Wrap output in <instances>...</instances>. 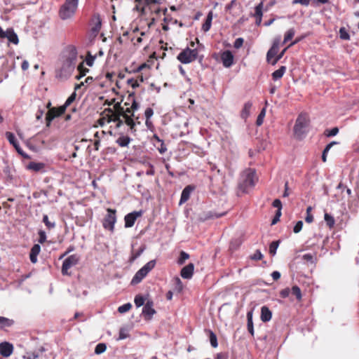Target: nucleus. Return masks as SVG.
I'll return each instance as SVG.
<instances>
[{
    "instance_id": "1",
    "label": "nucleus",
    "mask_w": 359,
    "mask_h": 359,
    "mask_svg": "<svg viewBox=\"0 0 359 359\" xmlns=\"http://www.w3.org/2000/svg\"><path fill=\"white\" fill-rule=\"evenodd\" d=\"M68 55L63 62L62 67L60 70L58 76L60 78H68L74 70L76 60H77V50L75 47L71 46L67 49Z\"/></svg>"
},
{
    "instance_id": "2",
    "label": "nucleus",
    "mask_w": 359,
    "mask_h": 359,
    "mask_svg": "<svg viewBox=\"0 0 359 359\" xmlns=\"http://www.w3.org/2000/svg\"><path fill=\"white\" fill-rule=\"evenodd\" d=\"M310 120L306 114H300L295 121L293 131L297 139L302 140L309 132Z\"/></svg>"
},
{
    "instance_id": "3",
    "label": "nucleus",
    "mask_w": 359,
    "mask_h": 359,
    "mask_svg": "<svg viewBox=\"0 0 359 359\" xmlns=\"http://www.w3.org/2000/svg\"><path fill=\"white\" fill-rule=\"evenodd\" d=\"M79 0H65L59 10V16L62 20L72 19L76 13Z\"/></svg>"
},
{
    "instance_id": "4",
    "label": "nucleus",
    "mask_w": 359,
    "mask_h": 359,
    "mask_svg": "<svg viewBox=\"0 0 359 359\" xmlns=\"http://www.w3.org/2000/svg\"><path fill=\"white\" fill-rule=\"evenodd\" d=\"M156 260L153 259L148 262L140 269H139L133 276L131 284L136 285L140 283L142 279L154 268Z\"/></svg>"
},
{
    "instance_id": "5",
    "label": "nucleus",
    "mask_w": 359,
    "mask_h": 359,
    "mask_svg": "<svg viewBox=\"0 0 359 359\" xmlns=\"http://www.w3.org/2000/svg\"><path fill=\"white\" fill-rule=\"evenodd\" d=\"M156 260L153 259L148 262L140 269H139L133 276L131 284L136 285L140 283L142 279L154 268Z\"/></svg>"
},
{
    "instance_id": "6",
    "label": "nucleus",
    "mask_w": 359,
    "mask_h": 359,
    "mask_svg": "<svg viewBox=\"0 0 359 359\" xmlns=\"http://www.w3.org/2000/svg\"><path fill=\"white\" fill-rule=\"evenodd\" d=\"M156 260L153 259L148 262L140 269H139L133 276L131 284L136 285L140 283L142 279L154 268Z\"/></svg>"
},
{
    "instance_id": "7",
    "label": "nucleus",
    "mask_w": 359,
    "mask_h": 359,
    "mask_svg": "<svg viewBox=\"0 0 359 359\" xmlns=\"http://www.w3.org/2000/svg\"><path fill=\"white\" fill-rule=\"evenodd\" d=\"M156 260L153 259L148 262L140 269H139L133 276L131 284L136 285L140 283L142 279L154 268Z\"/></svg>"
},
{
    "instance_id": "8",
    "label": "nucleus",
    "mask_w": 359,
    "mask_h": 359,
    "mask_svg": "<svg viewBox=\"0 0 359 359\" xmlns=\"http://www.w3.org/2000/svg\"><path fill=\"white\" fill-rule=\"evenodd\" d=\"M156 260L153 259L148 262L140 269H139L133 276L131 284L136 285L140 283L142 279L154 268Z\"/></svg>"
},
{
    "instance_id": "9",
    "label": "nucleus",
    "mask_w": 359,
    "mask_h": 359,
    "mask_svg": "<svg viewBox=\"0 0 359 359\" xmlns=\"http://www.w3.org/2000/svg\"><path fill=\"white\" fill-rule=\"evenodd\" d=\"M198 55L197 49L186 48L177 56V59L182 64H189L196 60Z\"/></svg>"
},
{
    "instance_id": "10",
    "label": "nucleus",
    "mask_w": 359,
    "mask_h": 359,
    "mask_svg": "<svg viewBox=\"0 0 359 359\" xmlns=\"http://www.w3.org/2000/svg\"><path fill=\"white\" fill-rule=\"evenodd\" d=\"M107 212V213L102 221V226L104 229L114 232L116 222V210L108 208Z\"/></svg>"
},
{
    "instance_id": "11",
    "label": "nucleus",
    "mask_w": 359,
    "mask_h": 359,
    "mask_svg": "<svg viewBox=\"0 0 359 359\" xmlns=\"http://www.w3.org/2000/svg\"><path fill=\"white\" fill-rule=\"evenodd\" d=\"M79 261V256L78 255H72L70 256H69L68 257H67L63 263H62V275L64 276H66V275H69L70 273H69V269H71L72 267L76 266L78 262Z\"/></svg>"
},
{
    "instance_id": "12",
    "label": "nucleus",
    "mask_w": 359,
    "mask_h": 359,
    "mask_svg": "<svg viewBox=\"0 0 359 359\" xmlns=\"http://www.w3.org/2000/svg\"><path fill=\"white\" fill-rule=\"evenodd\" d=\"M132 111L133 110L131 107L127 108L126 110H123V109L121 107L119 108V114H121V115L125 119L126 123L130 126L131 131L133 133L135 132L136 130L135 129V122L132 118V116H134L133 113H132Z\"/></svg>"
},
{
    "instance_id": "13",
    "label": "nucleus",
    "mask_w": 359,
    "mask_h": 359,
    "mask_svg": "<svg viewBox=\"0 0 359 359\" xmlns=\"http://www.w3.org/2000/svg\"><path fill=\"white\" fill-rule=\"evenodd\" d=\"M6 137L7 138L9 143L14 147L17 152L25 158H29V156L23 151L22 148L20 147L18 142L17 141L15 135L11 132H6L5 133Z\"/></svg>"
},
{
    "instance_id": "14",
    "label": "nucleus",
    "mask_w": 359,
    "mask_h": 359,
    "mask_svg": "<svg viewBox=\"0 0 359 359\" xmlns=\"http://www.w3.org/2000/svg\"><path fill=\"white\" fill-rule=\"evenodd\" d=\"M142 211H134L130 213L127 214L125 217V227L130 228L132 227L137 219V217L142 216Z\"/></svg>"
},
{
    "instance_id": "15",
    "label": "nucleus",
    "mask_w": 359,
    "mask_h": 359,
    "mask_svg": "<svg viewBox=\"0 0 359 359\" xmlns=\"http://www.w3.org/2000/svg\"><path fill=\"white\" fill-rule=\"evenodd\" d=\"M62 106H60V107L58 108H55V107H53V108H50L47 114H46V121L48 122V125L56 117H58L60 116H61L62 114H63L66 110H62Z\"/></svg>"
},
{
    "instance_id": "16",
    "label": "nucleus",
    "mask_w": 359,
    "mask_h": 359,
    "mask_svg": "<svg viewBox=\"0 0 359 359\" xmlns=\"http://www.w3.org/2000/svg\"><path fill=\"white\" fill-rule=\"evenodd\" d=\"M142 1L144 2L143 6L141 7L140 4H137V8L145 14L147 13V9L152 10V7L160 4L159 0H143Z\"/></svg>"
},
{
    "instance_id": "17",
    "label": "nucleus",
    "mask_w": 359,
    "mask_h": 359,
    "mask_svg": "<svg viewBox=\"0 0 359 359\" xmlns=\"http://www.w3.org/2000/svg\"><path fill=\"white\" fill-rule=\"evenodd\" d=\"M154 303L152 301H147L142 309V314L147 319H151L153 315L156 313L153 308Z\"/></svg>"
},
{
    "instance_id": "18",
    "label": "nucleus",
    "mask_w": 359,
    "mask_h": 359,
    "mask_svg": "<svg viewBox=\"0 0 359 359\" xmlns=\"http://www.w3.org/2000/svg\"><path fill=\"white\" fill-rule=\"evenodd\" d=\"M221 60L225 67H230L233 63V55L230 50H225L221 55Z\"/></svg>"
},
{
    "instance_id": "19",
    "label": "nucleus",
    "mask_w": 359,
    "mask_h": 359,
    "mask_svg": "<svg viewBox=\"0 0 359 359\" xmlns=\"http://www.w3.org/2000/svg\"><path fill=\"white\" fill-rule=\"evenodd\" d=\"M13 351V346L9 342H2L0 344V354L4 357H9Z\"/></svg>"
},
{
    "instance_id": "20",
    "label": "nucleus",
    "mask_w": 359,
    "mask_h": 359,
    "mask_svg": "<svg viewBox=\"0 0 359 359\" xmlns=\"http://www.w3.org/2000/svg\"><path fill=\"white\" fill-rule=\"evenodd\" d=\"M255 172L252 170H249L245 175V180L242 186H243L244 188L253 187L255 184Z\"/></svg>"
},
{
    "instance_id": "21",
    "label": "nucleus",
    "mask_w": 359,
    "mask_h": 359,
    "mask_svg": "<svg viewBox=\"0 0 359 359\" xmlns=\"http://www.w3.org/2000/svg\"><path fill=\"white\" fill-rule=\"evenodd\" d=\"M194 265L189 263L188 265L184 266L180 272L181 276L184 279H191L194 274Z\"/></svg>"
},
{
    "instance_id": "22",
    "label": "nucleus",
    "mask_w": 359,
    "mask_h": 359,
    "mask_svg": "<svg viewBox=\"0 0 359 359\" xmlns=\"http://www.w3.org/2000/svg\"><path fill=\"white\" fill-rule=\"evenodd\" d=\"M194 190V187L191 185L187 186L182 191L180 200V205L186 203L190 198L191 192Z\"/></svg>"
},
{
    "instance_id": "23",
    "label": "nucleus",
    "mask_w": 359,
    "mask_h": 359,
    "mask_svg": "<svg viewBox=\"0 0 359 359\" xmlns=\"http://www.w3.org/2000/svg\"><path fill=\"white\" fill-rule=\"evenodd\" d=\"M41 246L39 244H34L31 248L29 259L32 263L34 264L37 262V256L40 253Z\"/></svg>"
},
{
    "instance_id": "24",
    "label": "nucleus",
    "mask_w": 359,
    "mask_h": 359,
    "mask_svg": "<svg viewBox=\"0 0 359 359\" xmlns=\"http://www.w3.org/2000/svg\"><path fill=\"white\" fill-rule=\"evenodd\" d=\"M272 317V313L270 311V309L266 306H264L261 309V320L262 322H269Z\"/></svg>"
},
{
    "instance_id": "25",
    "label": "nucleus",
    "mask_w": 359,
    "mask_h": 359,
    "mask_svg": "<svg viewBox=\"0 0 359 359\" xmlns=\"http://www.w3.org/2000/svg\"><path fill=\"white\" fill-rule=\"evenodd\" d=\"M212 18H213V12H212V11H210L207 15L205 22L202 25V30L204 32H207L210 29Z\"/></svg>"
},
{
    "instance_id": "26",
    "label": "nucleus",
    "mask_w": 359,
    "mask_h": 359,
    "mask_svg": "<svg viewBox=\"0 0 359 359\" xmlns=\"http://www.w3.org/2000/svg\"><path fill=\"white\" fill-rule=\"evenodd\" d=\"M132 139L128 136L121 134L116 140V143L121 147H128Z\"/></svg>"
},
{
    "instance_id": "27",
    "label": "nucleus",
    "mask_w": 359,
    "mask_h": 359,
    "mask_svg": "<svg viewBox=\"0 0 359 359\" xmlns=\"http://www.w3.org/2000/svg\"><path fill=\"white\" fill-rule=\"evenodd\" d=\"M252 107V103L250 101H248L244 104L243 108L241 112V117L243 119L245 120L250 116Z\"/></svg>"
},
{
    "instance_id": "28",
    "label": "nucleus",
    "mask_w": 359,
    "mask_h": 359,
    "mask_svg": "<svg viewBox=\"0 0 359 359\" xmlns=\"http://www.w3.org/2000/svg\"><path fill=\"white\" fill-rule=\"evenodd\" d=\"M6 38L8 41L17 45L19 43L18 36L13 29H8Z\"/></svg>"
},
{
    "instance_id": "29",
    "label": "nucleus",
    "mask_w": 359,
    "mask_h": 359,
    "mask_svg": "<svg viewBox=\"0 0 359 359\" xmlns=\"http://www.w3.org/2000/svg\"><path fill=\"white\" fill-rule=\"evenodd\" d=\"M278 49V44L276 43H274L272 46V47L269 50L266 54V60L268 62L271 61V59L274 57L277 53Z\"/></svg>"
},
{
    "instance_id": "30",
    "label": "nucleus",
    "mask_w": 359,
    "mask_h": 359,
    "mask_svg": "<svg viewBox=\"0 0 359 359\" xmlns=\"http://www.w3.org/2000/svg\"><path fill=\"white\" fill-rule=\"evenodd\" d=\"M14 324V320L4 316H0V329L11 327Z\"/></svg>"
},
{
    "instance_id": "31",
    "label": "nucleus",
    "mask_w": 359,
    "mask_h": 359,
    "mask_svg": "<svg viewBox=\"0 0 359 359\" xmlns=\"http://www.w3.org/2000/svg\"><path fill=\"white\" fill-rule=\"evenodd\" d=\"M286 72V67L281 66L278 69L276 70L272 73V79L274 81H277L283 77Z\"/></svg>"
},
{
    "instance_id": "32",
    "label": "nucleus",
    "mask_w": 359,
    "mask_h": 359,
    "mask_svg": "<svg viewBox=\"0 0 359 359\" xmlns=\"http://www.w3.org/2000/svg\"><path fill=\"white\" fill-rule=\"evenodd\" d=\"M44 167H45L44 163H37V162H34V161L30 162L27 165L28 169L34 170L35 172H39V171L41 170L42 169L44 168Z\"/></svg>"
},
{
    "instance_id": "33",
    "label": "nucleus",
    "mask_w": 359,
    "mask_h": 359,
    "mask_svg": "<svg viewBox=\"0 0 359 359\" xmlns=\"http://www.w3.org/2000/svg\"><path fill=\"white\" fill-rule=\"evenodd\" d=\"M205 332L208 334L210 343L213 348L218 346L217 338L216 334L211 330H205Z\"/></svg>"
},
{
    "instance_id": "34",
    "label": "nucleus",
    "mask_w": 359,
    "mask_h": 359,
    "mask_svg": "<svg viewBox=\"0 0 359 359\" xmlns=\"http://www.w3.org/2000/svg\"><path fill=\"white\" fill-rule=\"evenodd\" d=\"M247 327L248 330L252 336L254 335V327L252 321V311H249L247 313Z\"/></svg>"
},
{
    "instance_id": "35",
    "label": "nucleus",
    "mask_w": 359,
    "mask_h": 359,
    "mask_svg": "<svg viewBox=\"0 0 359 359\" xmlns=\"http://www.w3.org/2000/svg\"><path fill=\"white\" fill-rule=\"evenodd\" d=\"M77 70L79 72L78 75L76 76V79L77 80L81 79L83 76H84L87 72H88V69L83 67V63H81L78 67Z\"/></svg>"
},
{
    "instance_id": "36",
    "label": "nucleus",
    "mask_w": 359,
    "mask_h": 359,
    "mask_svg": "<svg viewBox=\"0 0 359 359\" xmlns=\"http://www.w3.org/2000/svg\"><path fill=\"white\" fill-rule=\"evenodd\" d=\"M324 219L327 224V225L330 227V228H332L334 226V224H335V220H334V218L333 216H332L330 214H328V213H325L324 215Z\"/></svg>"
},
{
    "instance_id": "37",
    "label": "nucleus",
    "mask_w": 359,
    "mask_h": 359,
    "mask_svg": "<svg viewBox=\"0 0 359 359\" xmlns=\"http://www.w3.org/2000/svg\"><path fill=\"white\" fill-rule=\"evenodd\" d=\"M76 93L74 91L67 99V100L65 101V104L63 105H62V110H66L67 107H69L76 100Z\"/></svg>"
},
{
    "instance_id": "38",
    "label": "nucleus",
    "mask_w": 359,
    "mask_h": 359,
    "mask_svg": "<svg viewBox=\"0 0 359 359\" xmlns=\"http://www.w3.org/2000/svg\"><path fill=\"white\" fill-rule=\"evenodd\" d=\"M263 1H261L258 5H257L255 8V14L254 16L257 17H262L263 15Z\"/></svg>"
},
{
    "instance_id": "39",
    "label": "nucleus",
    "mask_w": 359,
    "mask_h": 359,
    "mask_svg": "<svg viewBox=\"0 0 359 359\" xmlns=\"http://www.w3.org/2000/svg\"><path fill=\"white\" fill-rule=\"evenodd\" d=\"M339 37L342 40H350V35L347 31V29L345 27H341L339 29Z\"/></svg>"
},
{
    "instance_id": "40",
    "label": "nucleus",
    "mask_w": 359,
    "mask_h": 359,
    "mask_svg": "<svg viewBox=\"0 0 359 359\" xmlns=\"http://www.w3.org/2000/svg\"><path fill=\"white\" fill-rule=\"evenodd\" d=\"M295 30L294 28L289 29L285 34L283 43H286L288 41L291 40L294 36Z\"/></svg>"
},
{
    "instance_id": "41",
    "label": "nucleus",
    "mask_w": 359,
    "mask_h": 359,
    "mask_svg": "<svg viewBox=\"0 0 359 359\" xmlns=\"http://www.w3.org/2000/svg\"><path fill=\"white\" fill-rule=\"evenodd\" d=\"M279 243H280V241H273L270 245H269V253L272 255V256H274L276 253V250L278 248V245H279Z\"/></svg>"
},
{
    "instance_id": "42",
    "label": "nucleus",
    "mask_w": 359,
    "mask_h": 359,
    "mask_svg": "<svg viewBox=\"0 0 359 359\" xmlns=\"http://www.w3.org/2000/svg\"><path fill=\"white\" fill-rule=\"evenodd\" d=\"M129 337L128 330L126 327H121L119 330V335L117 340H123Z\"/></svg>"
},
{
    "instance_id": "43",
    "label": "nucleus",
    "mask_w": 359,
    "mask_h": 359,
    "mask_svg": "<svg viewBox=\"0 0 359 359\" xmlns=\"http://www.w3.org/2000/svg\"><path fill=\"white\" fill-rule=\"evenodd\" d=\"M189 258V255L184 251H182L180 255V257L177 260V264L179 265H182L184 264L185 261Z\"/></svg>"
},
{
    "instance_id": "44",
    "label": "nucleus",
    "mask_w": 359,
    "mask_h": 359,
    "mask_svg": "<svg viewBox=\"0 0 359 359\" xmlns=\"http://www.w3.org/2000/svg\"><path fill=\"white\" fill-rule=\"evenodd\" d=\"M43 222L45 224L46 226L48 229H53L55 226V222H50L47 215H44L43 216Z\"/></svg>"
},
{
    "instance_id": "45",
    "label": "nucleus",
    "mask_w": 359,
    "mask_h": 359,
    "mask_svg": "<svg viewBox=\"0 0 359 359\" xmlns=\"http://www.w3.org/2000/svg\"><path fill=\"white\" fill-rule=\"evenodd\" d=\"M290 292L294 295L298 300H300L302 299V292L301 290L298 286H293L292 289L290 290Z\"/></svg>"
},
{
    "instance_id": "46",
    "label": "nucleus",
    "mask_w": 359,
    "mask_h": 359,
    "mask_svg": "<svg viewBox=\"0 0 359 359\" xmlns=\"http://www.w3.org/2000/svg\"><path fill=\"white\" fill-rule=\"evenodd\" d=\"M145 299L142 295H136L134 299L135 304L137 307H140L144 304Z\"/></svg>"
},
{
    "instance_id": "47",
    "label": "nucleus",
    "mask_w": 359,
    "mask_h": 359,
    "mask_svg": "<svg viewBox=\"0 0 359 359\" xmlns=\"http://www.w3.org/2000/svg\"><path fill=\"white\" fill-rule=\"evenodd\" d=\"M265 114H266V110L265 109H262V110L260 111L259 114L257 116V121H256V124L259 126H261L262 123H263V121H264V118L265 116Z\"/></svg>"
},
{
    "instance_id": "48",
    "label": "nucleus",
    "mask_w": 359,
    "mask_h": 359,
    "mask_svg": "<svg viewBox=\"0 0 359 359\" xmlns=\"http://www.w3.org/2000/svg\"><path fill=\"white\" fill-rule=\"evenodd\" d=\"M132 307V305L130 303H126V304H124L121 306H120L118 308V311L121 313H124L127 311H128Z\"/></svg>"
},
{
    "instance_id": "49",
    "label": "nucleus",
    "mask_w": 359,
    "mask_h": 359,
    "mask_svg": "<svg viewBox=\"0 0 359 359\" xmlns=\"http://www.w3.org/2000/svg\"><path fill=\"white\" fill-rule=\"evenodd\" d=\"M339 128L337 127L332 128L330 130H326L325 131V135L327 137H333L338 134Z\"/></svg>"
},
{
    "instance_id": "50",
    "label": "nucleus",
    "mask_w": 359,
    "mask_h": 359,
    "mask_svg": "<svg viewBox=\"0 0 359 359\" xmlns=\"http://www.w3.org/2000/svg\"><path fill=\"white\" fill-rule=\"evenodd\" d=\"M311 210L312 208L311 206H309L306 208V216L305 217V221L307 223H311L313 221V216L311 213Z\"/></svg>"
},
{
    "instance_id": "51",
    "label": "nucleus",
    "mask_w": 359,
    "mask_h": 359,
    "mask_svg": "<svg viewBox=\"0 0 359 359\" xmlns=\"http://www.w3.org/2000/svg\"><path fill=\"white\" fill-rule=\"evenodd\" d=\"M106 345L104 344H98L95 349V353L96 354H101L106 351Z\"/></svg>"
},
{
    "instance_id": "52",
    "label": "nucleus",
    "mask_w": 359,
    "mask_h": 359,
    "mask_svg": "<svg viewBox=\"0 0 359 359\" xmlns=\"http://www.w3.org/2000/svg\"><path fill=\"white\" fill-rule=\"evenodd\" d=\"M39 243H41V244H43V243L46 242V233L43 230H40L39 231Z\"/></svg>"
},
{
    "instance_id": "53",
    "label": "nucleus",
    "mask_w": 359,
    "mask_h": 359,
    "mask_svg": "<svg viewBox=\"0 0 359 359\" xmlns=\"http://www.w3.org/2000/svg\"><path fill=\"white\" fill-rule=\"evenodd\" d=\"M302 226H303V222L301 220L298 221L293 228V231L295 233L300 232L301 230L302 229Z\"/></svg>"
},
{
    "instance_id": "54",
    "label": "nucleus",
    "mask_w": 359,
    "mask_h": 359,
    "mask_svg": "<svg viewBox=\"0 0 359 359\" xmlns=\"http://www.w3.org/2000/svg\"><path fill=\"white\" fill-rule=\"evenodd\" d=\"M263 257V255L261 251L257 250L251 256V259L253 260H260Z\"/></svg>"
},
{
    "instance_id": "55",
    "label": "nucleus",
    "mask_w": 359,
    "mask_h": 359,
    "mask_svg": "<svg viewBox=\"0 0 359 359\" xmlns=\"http://www.w3.org/2000/svg\"><path fill=\"white\" fill-rule=\"evenodd\" d=\"M39 357V353L38 352H33L32 353H28L27 355H23V359H36Z\"/></svg>"
},
{
    "instance_id": "56",
    "label": "nucleus",
    "mask_w": 359,
    "mask_h": 359,
    "mask_svg": "<svg viewBox=\"0 0 359 359\" xmlns=\"http://www.w3.org/2000/svg\"><path fill=\"white\" fill-rule=\"evenodd\" d=\"M281 215H282L281 211H280V210H277L276 215L272 219L271 225L276 224L280 220V217Z\"/></svg>"
},
{
    "instance_id": "57",
    "label": "nucleus",
    "mask_w": 359,
    "mask_h": 359,
    "mask_svg": "<svg viewBox=\"0 0 359 359\" xmlns=\"http://www.w3.org/2000/svg\"><path fill=\"white\" fill-rule=\"evenodd\" d=\"M272 205H273V207L277 208V210H280V211H281L283 206H282V203L280 199H278V198L275 199L273 201Z\"/></svg>"
},
{
    "instance_id": "58",
    "label": "nucleus",
    "mask_w": 359,
    "mask_h": 359,
    "mask_svg": "<svg viewBox=\"0 0 359 359\" xmlns=\"http://www.w3.org/2000/svg\"><path fill=\"white\" fill-rule=\"evenodd\" d=\"M244 40L243 38H238L236 39L233 46L235 48H241L243 44Z\"/></svg>"
},
{
    "instance_id": "59",
    "label": "nucleus",
    "mask_w": 359,
    "mask_h": 359,
    "mask_svg": "<svg viewBox=\"0 0 359 359\" xmlns=\"http://www.w3.org/2000/svg\"><path fill=\"white\" fill-rule=\"evenodd\" d=\"M95 58V56H92L90 54H88V56L86 59V65L89 67L93 66Z\"/></svg>"
},
{
    "instance_id": "60",
    "label": "nucleus",
    "mask_w": 359,
    "mask_h": 359,
    "mask_svg": "<svg viewBox=\"0 0 359 359\" xmlns=\"http://www.w3.org/2000/svg\"><path fill=\"white\" fill-rule=\"evenodd\" d=\"M153 114H154V111L151 108L148 107L146 109V110L144 111V116H145L146 119H150V118L153 116Z\"/></svg>"
},
{
    "instance_id": "61",
    "label": "nucleus",
    "mask_w": 359,
    "mask_h": 359,
    "mask_svg": "<svg viewBox=\"0 0 359 359\" xmlns=\"http://www.w3.org/2000/svg\"><path fill=\"white\" fill-rule=\"evenodd\" d=\"M330 150V146H327L325 147L323 154H322V160L323 162H325L327 160V154H328L329 151Z\"/></svg>"
},
{
    "instance_id": "62",
    "label": "nucleus",
    "mask_w": 359,
    "mask_h": 359,
    "mask_svg": "<svg viewBox=\"0 0 359 359\" xmlns=\"http://www.w3.org/2000/svg\"><path fill=\"white\" fill-rule=\"evenodd\" d=\"M290 293V290L289 288H285L280 292V295L283 298H286Z\"/></svg>"
},
{
    "instance_id": "63",
    "label": "nucleus",
    "mask_w": 359,
    "mask_h": 359,
    "mask_svg": "<svg viewBox=\"0 0 359 359\" xmlns=\"http://www.w3.org/2000/svg\"><path fill=\"white\" fill-rule=\"evenodd\" d=\"M148 11H150L151 13H154L156 15H159L161 13V8L158 6V4H156V6L152 7V10L151 9H147V12Z\"/></svg>"
},
{
    "instance_id": "64",
    "label": "nucleus",
    "mask_w": 359,
    "mask_h": 359,
    "mask_svg": "<svg viewBox=\"0 0 359 359\" xmlns=\"http://www.w3.org/2000/svg\"><path fill=\"white\" fill-rule=\"evenodd\" d=\"M309 1H310L309 0H293L292 4H299L301 5L307 6L309 4Z\"/></svg>"
}]
</instances>
